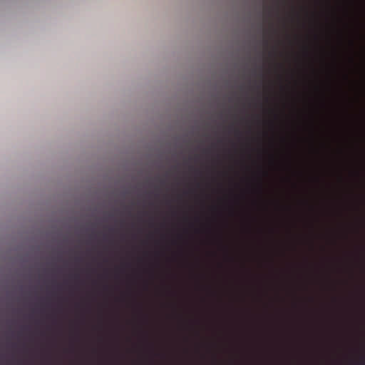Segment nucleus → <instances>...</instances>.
Listing matches in <instances>:
<instances>
[{"label": "nucleus", "mask_w": 365, "mask_h": 365, "mask_svg": "<svg viewBox=\"0 0 365 365\" xmlns=\"http://www.w3.org/2000/svg\"><path fill=\"white\" fill-rule=\"evenodd\" d=\"M140 256L138 255V365H140V335H141V301L140 286Z\"/></svg>", "instance_id": "f257e3e1"}, {"label": "nucleus", "mask_w": 365, "mask_h": 365, "mask_svg": "<svg viewBox=\"0 0 365 365\" xmlns=\"http://www.w3.org/2000/svg\"><path fill=\"white\" fill-rule=\"evenodd\" d=\"M140 209V207H138ZM140 221V216L138 215V222ZM140 234V227H138V235ZM140 247V239L138 238V247ZM138 255L140 256V251L138 250Z\"/></svg>", "instance_id": "f03ea898"}, {"label": "nucleus", "mask_w": 365, "mask_h": 365, "mask_svg": "<svg viewBox=\"0 0 365 365\" xmlns=\"http://www.w3.org/2000/svg\"><path fill=\"white\" fill-rule=\"evenodd\" d=\"M160 252H156V255H157L158 256V255H160Z\"/></svg>", "instance_id": "7ed1b4c3"}]
</instances>
